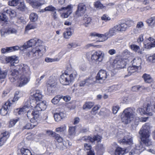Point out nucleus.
<instances>
[{"label": "nucleus", "mask_w": 155, "mask_h": 155, "mask_svg": "<svg viewBox=\"0 0 155 155\" xmlns=\"http://www.w3.org/2000/svg\"><path fill=\"white\" fill-rule=\"evenodd\" d=\"M21 75L18 81V86L21 87L27 84L30 80V71L29 67L27 65L21 64L17 65L16 69L11 71L8 75L9 78L12 82H14Z\"/></svg>", "instance_id": "nucleus-1"}, {"label": "nucleus", "mask_w": 155, "mask_h": 155, "mask_svg": "<svg viewBox=\"0 0 155 155\" xmlns=\"http://www.w3.org/2000/svg\"><path fill=\"white\" fill-rule=\"evenodd\" d=\"M150 129V124L149 123H146L143 125L139 132L140 135L141 142L136 146V150H140L141 152L146 149L143 144L147 146L152 145V142L149 138Z\"/></svg>", "instance_id": "nucleus-2"}, {"label": "nucleus", "mask_w": 155, "mask_h": 155, "mask_svg": "<svg viewBox=\"0 0 155 155\" xmlns=\"http://www.w3.org/2000/svg\"><path fill=\"white\" fill-rule=\"evenodd\" d=\"M71 68H67L64 73L60 76L59 80L62 84L64 85H69L76 77L77 75V71L74 70L71 72Z\"/></svg>", "instance_id": "nucleus-3"}, {"label": "nucleus", "mask_w": 155, "mask_h": 155, "mask_svg": "<svg viewBox=\"0 0 155 155\" xmlns=\"http://www.w3.org/2000/svg\"><path fill=\"white\" fill-rule=\"evenodd\" d=\"M136 115L135 109L133 107H128L124 110L121 115V118L124 124H127L133 120Z\"/></svg>", "instance_id": "nucleus-4"}, {"label": "nucleus", "mask_w": 155, "mask_h": 155, "mask_svg": "<svg viewBox=\"0 0 155 155\" xmlns=\"http://www.w3.org/2000/svg\"><path fill=\"white\" fill-rule=\"evenodd\" d=\"M31 96L30 100L28 101L31 107H35L36 103L41 101L42 97L41 92L38 90H36L34 88L30 91Z\"/></svg>", "instance_id": "nucleus-5"}, {"label": "nucleus", "mask_w": 155, "mask_h": 155, "mask_svg": "<svg viewBox=\"0 0 155 155\" xmlns=\"http://www.w3.org/2000/svg\"><path fill=\"white\" fill-rule=\"evenodd\" d=\"M118 31L116 25L110 29L109 31L104 34H99L95 32L91 33L90 35L93 38L96 37L102 38L103 39L100 40L99 42H101L106 40L108 37L112 36L116 34V32Z\"/></svg>", "instance_id": "nucleus-6"}, {"label": "nucleus", "mask_w": 155, "mask_h": 155, "mask_svg": "<svg viewBox=\"0 0 155 155\" xmlns=\"http://www.w3.org/2000/svg\"><path fill=\"white\" fill-rule=\"evenodd\" d=\"M42 42L41 40L37 38H35L31 39L27 41L26 43H25L23 45L21 46V50L23 51L28 48L34 46V47L42 45Z\"/></svg>", "instance_id": "nucleus-7"}, {"label": "nucleus", "mask_w": 155, "mask_h": 155, "mask_svg": "<svg viewBox=\"0 0 155 155\" xmlns=\"http://www.w3.org/2000/svg\"><path fill=\"white\" fill-rule=\"evenodd\" d=\"M104 53L101 51L94 52L91 55V58L92 61L96 62H101L104 58Z\"/></svg>", "instance_id": "nucleus-8"}, {"label": "nucleus", "mask_w": 155, "mask_h": 155, "mask_svg": "<svg viewBox=\"0 0 155 155\" xmlns=\"http://www.w3.org/2000/svg\"><path fill=\"white\" fill-rule=\"evenodd\" d=\"M152 106L150 104H147V107L143 108H138L137 111L138 113H139L141 115H147L149 116H151L153 115L152 111Z\"/></svg>", "instance_id": "nucleus-9"}, {"label": "nucleus", "mask_w": 155, "mask_h": 155, "mask_svg": "<svg viewBox=\"0 0 155 155\" xmlns=\"http://www.w3.org/2000/svg\"><path fill=\"white\" fill-rule=\"evenodd\" d=\"M86 6L83 3H80L78 6L77 9L75 12V16L79 17L83 16L86 11Z\"/></svg>", "instance_id": "nucleus-10"}, {"label": "nucleus", "mask_w": 155, "mask_h": 155, "mask_svg": "<svg viewBox=\"0 0 155 155\" xmlns=\"http://www.w3.org/2000/svg\"><path fill=\"white\" fill-rule=\"evenodd\" d=\"M27 116L29 119H30V121L32 123L37 121V119L39 117L38 112L34 109L33 110H28L27 114Z\"/></svg>", "instance_id": "nucleus-11"}, {"label": "nucleus", "mask_w": 155, "mask_h": 155, "mask_svg": "<svg viewBox=\"0 0 155 155\" xmlns=\"http://www.w3.org/2000/svg\"><path fill=\"white\" fill-rule=\"evenodd\" d=\"M125 66L124 61L117 59L114 60L111 64V67L114 69L124 68Z\"/></svg>", "instance_id": "nucleus-12"}, {"label": "nucleus", "mask_w": 155, "mask_h": 155, "mask_svg": "<svg viewBox=\"0 0 155 155\" xmlns=\"http://www.w3.org/2000/svg\"><path fill=\"white\" fill-rule=\"evenodd\" d=\"M72 8V5H68L66 7H62L61 9H58L59 12L63 10L67 11V12L62 14L61 16L63 18H67L72 13L71 8Z\"/></svg>", "instance_id": "nucleus-13"}, {"label": "nucleus", "mask_w": 155, "mask_h": 155, "mask_svg": "<svg viewBox=\"0 0 155 155\" xmlns=\"http://www.w3.org/2000/svg\"><path fill=\"white\" fill-rule=\"evenodd\" d=\"M119 142L124 145H130L133 143V140L131 137L129 135L125 136L122 139H118Z\"/></svg>", "instance_id": "nucleus-14"}, {"label": "nucleus", "mask_w": 155, "mask_h": 155, "mask_svg": "<svg viewBox=\"0 0 155 155\" xmlns=\"http://www.w3.org/2000/svg\"><path fill=\"white\" fill-rule=\"evenodd\" d=\"M34 49L36 50L34 52L35 58L38 59L40 58L42 55V52L45 50V47L41 45L38 47H34Z\"/></svg>", "instance_id": "nucleus-15"}, {"label": "nucleus", "mask_w": 155, "mask_h": 155, "mask_svg": "<svg viewBox=\"0 0 155 155\" xmlns=\"http://www.w3.org/2000/svg\"><path fill=\"white\" fill-rule=\"evenodd\" d=\"M11 102H6L0 110V114L3 116H5L11 110Z\"/></svg>", "instance_id": "nucleus-16"}, {"label": "nucleus", "mask_w": 155, "mask_h": 155, "mask_svg": "<svg viewBox=\"0 0 155 155\" xmlns=\"http://www.w3.org/2000/svg\"><path fill=\"white\" fill-rule=\"evenodd\" d=\"M38 112V114H40V112L44 110L46 108V105L45 101H42L41 102L35 104V107H33Z\"/></svg>", "instance_id": "nucleus-17"}, {"label": "nucleus", "mask_w": 155, "mask_h": 155, "mask_svg": "<svg viewBox=\"0 0 155 155\" xmlns=\"http://www.w3.org/2000/svg\"><path fill=\"white\" fill-rule=\"evenodd\" d=\"M57 80L54 79H50L47 82V90L50 93H52V88H55L57 85Z\"/></svg>", "instance_id": "nucleus-18"}, {"label": "nucleus", "mask_w": 155, "mask_h": 155, "mask_svg": "<svg viewBox=\"0 0 155 155\" xmlns=\"http://www.w3.org/2000/svg\"><path fill=\"white\" fill-rule=\"evenodd\" d=\"M19 49L21 50V47H19L18 46L2 48L1 50V51L2 54H5L6 53H9L18 50Z\"/></svg>", "instance_id": "nucleus-19"}, {"label": "nucleus", "mask_w": 155, "mask_h": 155, "mask_svg": "<svg viewBox=\"0 0 155 155\" xmlns=\"http://www.w3.org/2000/svg\"><path fill=\"white\" fill-rule=\"evenodd\" d=\"M107 77L106 71L104 70H100L96 77L97 82V81L100 80H104Z\"/></svg>", "instance_id": "nucleus-20"}, {"label": "nucleus", "mask_w": 155, "mask_h": 155, "mask_svg": "<svg viewBox=\"0 0 155 155\" xmlns=\"http://www.w3.org/2000/svg\"><path fill=\"white\" fill-rule=\"evenodd\" d=\"M132 65L136 67L138 69H141V60L140 58L137 57L134 58L131 61Z\"/></svg>", "instance_id": "nucleus-21"}, {"label": "nucleus", "mask_w": 155, "mask_h": 155, "mask_svg": "<svg viewBox=\"0 0 155 155\" xmlns=\"http://www.w3.org/2000/svg\"><path fill=\"white\" fill-rule=\"evenodd\" d=\"M4 11L11 18L15 17L16 15L15 12L11 9L5 8L4 9Z\"/></svg>", "instance_id": "nucleus-22"}, {"label": "nucleus", "mask_w": 155, "mask_h": 155, "mask_svg": "<svg viewBox=\"0 0 155 155\" xmlns=\"http://www.w3.org/2000/svg\"><path fill=\"white\" fill-rule=\"evenodd\" d=\"M64 114L63 112L56 113L54 114V117L56 121L58 122L64 117Z\"/></svg>", "instance_id": "nucleus-23"}, {"label": "nucleus", "mask_w": 155, "mask_h": 155, "mask_svg": "<svg viewBox=\"0 0 155 155\" xmlns=\"http://www.w3.org/2000/svg\"><path fill=\"white\" fill-rule=\"evenodd\" d=\"M138 70V68L132 65V66L129 67L127 68L128 74L126 75L125 77H127L131 75L133 73L136 72Z\"/></svg>", "instance_id": "nucleus-24"}, {"label": "nucleus", "mask_w": 155, "mask_h": 155, "mask_svg": "<svg viewBox=\"0 0 155 155\" xmlns=\"http://www.w3.org/2000/svg\"><path fill=\"white\" fill-rule=\"evenodd\" d=\"M116 26L118 31H125L128 28L127 25L125 23H121L119 25H116Z\"/></svg>", "instance_id": "nucleus-25"}, {"label": "nucleus", "mask_w": 155, "mask_h": 155, "mask_svg": "<svg viewBox=\"0 0 155 155\" xmlns=\"http://www.w3.org/2000/svg\"><path fill=\"white\" fill-rule=\"evenodd\" d=\"M37 24L34 22L31 21L29 22L25 29L26 30H29L32 29H34L37 28Z\"/></svg>", "instance_id": "nucleus-26"}, {"label": "nucleus", "mask_w": 155, "mask_h": 155, "mask_svg": "<svg viewBox=\"0 0 155 155\" xmlns=\"http://www.w3.org/2000/svg\"><path fill=\"white\" fill-rule=\"evenodd\" d=\"M94 104L93 102L90 101L86 102L83 105V108L84 110L90 109L93 106Z\"/></svg>", "instance_id": "nucleus-27"}, {"label": "nucleus", "mask_w": 155, "mask_h": 155, "mask_svg": "<svg viewBox=\"0 0 155 155\" xmlns=\"http://www.w3.org/2000/svg\"><path fill=\"white\" fill-rule=\"evenodd\" d=\"M142 77L146 83H150L152 81V79L149 74L145 73L143 75Z\"/></svg>", "instance_id": "nucleus-28"}, {"label": "nucleus", "mask_w": 155, "mask_h": 155, "mask_svg": "<svg viewBox=\"0 0 155 155\" xmlns=\"http://www.w3.org/2000/svg\"><path fill=\"white\" fill-rule=\"evenodd\" d=\"M29 104L26 105L24 106L22 108H19L18 115H20L23 114L24 112H26L28 108V107H31Z\"/></svg>", "instance_id": "nucleus-29"}, {"label": "nucleus", "mask_w": 155, "mask_h": 155, "mask_svg": "<svg viewBox=\"0 0 155 155\" xmlns=\"http://www.w3.org/2000/svg\"><path fill=\"white\" fill-rule=\"evenodd\" d=\"M101 140V137L98 135L95 136L93 137L89 136V141L91 142H93L95 141H97L98 142H100Z\"/></svg>", "instance_id": "nucleus-30"}, {"label": "nucleus", "mask_w": 155, "mask_h": 155, "mask_svg": "<svg viewBox=\"0 0 155 155\" xmlns=\"http://www.w3.org/2000/svg\"><path fill=\"white\" fill-rule=\"evenodd\" d=\"M130 48L132 50L135 52H137L140 54L142 53V51H140V48L139 46L137 45H132L130 46Z\"/></svg>", "instance_id": "nucleus-31"}, {"label": "nucleus", "mask_w": 155, "mask_h": 155, "mask_svg": "<svg viewBox=\"0 0 155 155\" xmlns=\"http://www.w3.org/2000/svg\"><path fill=\"white\" fill-rule=\"evenodd\" d=\"M18 58L15 56H12L9 57L7 59V61L8 62H10L11 63L13 62V63H17L18 62Z\"/></svg>", "instance_id": "nucleus-32"}, {"label": "nucleus", "mask_w": 155, "mask_h": 155, "mask_svg": "<svg viewBox=\"0 0 155 155\" xmlns=\"http://www.w3.org/2000/svg\"><path fill=\"white\" fill-rule=\"evenodd\" d=\"M37 124V123L36 124H34V123L32 124H31L30 123H28L26 124L25 125L23 126V129H31L33 128L34 127H35Z\"/></svg>", "instance_id": "nucleus-33"}, {"label": "nucleus", "mask_w": 155, "mask_h": 155, "mask_svg": "<svg viewBox=\"0 0 155 155\" xmlns=\"http://www.w3.org/2000/svg\"><path fill=\"white\" fill-rule=\"evenodd\" d=\"M38 15L35 13H31L29 16V19L32 22H35L38 19Z\"/></svg>", "instance_id": "nucleus-34"}, {"label": "nucleus", "mask_w": 155, "mask_h": 155, "mask_svg": "<svg viewBox=\"0 0 155 155\" xmlns=\"http://www.w3.org/2000/svg\"><path fill=\"white\" fill-rule=\"evenodd\" d=\"M125 153V150L120 147L117 148L115 150V155H124Z\"/></svg>", "instance_id": "nucleus-35"}, {"label": "nucleus", "mask_w": 155, "mask_h": 155, "mask_svg": "<svg viewBox=\"0 0 155 155\" xmlns=\"http://www.w3.org/2000/svg\"><path fill=\"white\" fill-rule=\"evenodd\" d=\"M66 130V126L65 125H63L56 129V132H58L65 133Z\"/></svg>", "instance_id": "nucleus-36"}, {"label": "nucleus", "mask_w": 155, "mask_h": 155, "mask_svg": "<svg viewBox=\"0 0 155 155\" xmlns=\"http://www.w3.org/2000/svg\"><path fill=\"white\" fill-rule=\"evenodd\" d=\"M7 74L6 71H2L0 67V80L4 79Z\"/></svg>", "instance_id": "nucleus-37"}, {"label": "nucleus", "mask_w": 155, "mask_h": 155, "mask_svg": "<svg viewBox=\"0 0 155 155\" xmlns=\"http://www.w3.org/2000/svg\"><path fill=\"white\" fill-rule=\"evenodd\" d=\"M62 97H63L60 95H57L52 100L51 102L54 104H56Z\"/></svg>", "instance_id": "nucleus-38"}, {"label": "nucleus", "mask_w": 155, "mask_h": 155, "mask_svg": "<svg viewBox=\"0 0 155 155\" xmlns=\"http://www.w3.org/2000/svg\"><path fill=\"white\" fill-rule=\"evenodd\" d=\"M146 22L149 25H155V16L151 17L147 20Z\"/></svg>", "instance_id": "nucleus-39"}, {"label": "nucleus", "mask_w": 155, "mask_h": 155, "mask_svg": "<svg viewBox=\"0 0 155 155\" xmlns=\"http://www.w3.org/2000/svg\"><path fill=\"white\" fill-rule=\"evenodd\" d=\"M22 155H32L30 150L28 149L22 148L21 150Z\"/></svg>", "instance_id": "nucleus-40"}, {"label": "nucleus", "mask_w": 155, "mask_h": 155, "mask_svg": "<svg viewBox=\"0 0 155 155\" xmlns=\"http://www.w3.org/2000/svg\"><path fill=\"white\" fill-rule=\"evenodd\" d=\"M6 14V12L4 11L3 13H0V19L1 20L5 22L7 21L8 18Z\"/></svg>", "instance_id": "nucleus-41"}, {"label": "nucleus", "mask_w": 155, "mask_h": 155, "mask_svg": "<svg viewBox=\"0 0 155 155\" xmlns=\"http://www.w3.org/2000/svg\"><path fill=\"white\" fill-rule=\"evenodd\" d=\"M42 5V4H41L40 2L36 1H34L32 2L31 5L34 8H38Z\"/></svg>", "instance_id": "nucleus-42"}, {"label": "nucleus", "mask_w": 155, "mask_h": 155, "mask_svg": "<svg viewBox=\"0 0 155 155\" xmlns=\"http://www.w3.org/2000/svg\"><path fill=\"white\" fill-rule=\"evenodd\" d=\"M75 127H69L68 130L69 135H74L75 134Z\"/></svg>", "instance_id": "nucleus-43"}, {"label": "nucleus", "mask_w": 155, "mask_h": 155, "mask_svg": "<svg viewBox=\"0 0 155 155\" xmlns=\"http://www.w3.org/2000/svg\"><path fill=\"white\" fill-rule=\"evenodd\" d=\"M72 34V32L70 30H67L63 33L64 37L65 38H69Z\"/></svg>", "instance_id": "nucleus-44"}, {"label": "nucleus", "mask_w": 155, "mask_h": 155, "mask_svg": "<svg viewBox=\"0 0 155 155\" xmlns=\"http://www.w3.org/2000/svg\"><path fill=\"white\" fill-rule=\"evenodd\" d=\"M36 50L34 49V48H33L31 51H29L27 54V55L30 58H34V52H35Z\"/></svg>", "instance_id": "nucleus-45"}, {"label": "nucleus", "mask_w": 155, "mask_h": 155, "mask_svg": "<svg viewBox=\"0 0 155 155\" xmlns=\"http://www.w3.org/2000/svg\"><path fill=\"white\" fill-rule=\"evenodd\" d=\"M147 61L150 63H155V54L149 56L147 59Z\"/></svg>", "instance_id": "nucleus-46"}, {"label": "nucleus", "mask_w": 155, "mask_h": 155, "mask_svg": "<svg viewBox=\"0 0 155 155\" xmlns=\"http://www.w3.org/2000/svg\"><path fill=\"white\" fill-rule=\"evenodd\" d=\"M19 0H12L8 2V5L11 6H15L19 4Z\"/></svg>", "instance_id": "nucleus-47"}, {"label": "nucleus", "mask_w": 155, "mask_h": 155, "mask_svg": "<svg viewBox=\"0 0 155 155\" xmlns=\"http://www.w3.org/2000/svg\"><path fill=\"white\" fill-rule=\"evenodd\" d=\"M56 10V8L51 5H49L45 8V11H51L52 12Z\"/></svg>", "instance_id": "nucleus-48"}, {"label": "nucleus", "mask_w": 155, "mask_h": 155, "mask_svg": "<svg viewBox=\"0 0 155 155\" xmlns=\"http://www.w3.org/2000/svg\"><path fill=\"white\" fill-rule=\"evenodd\" d=\"M16 8L20 11H24L25 8V6L24 2H20V5L17 7Z\"/></svg>", "instance_id": "nucleus-49"}, {"label": "nucleus", "mask_w": 155, "mask_h": 155, "mask_svg": "<svg viewBox=\"0 0 155 155\" xmlns=\"http://www.w3.org/2000/svg\"><path fill=\"white\" fill-rule=\"evenodd\" d=\"M120 108V107L118 105H117L113 106L112 108L113 113L114 114H116Z\"/></svg>", "instance_id": "nucleus-50"}, {"label": "nucleus", "mask_w": 155, "mask_h": 155, "mask_svg": "<svg viewBox=\"0 0 155 155\" xmlns=\"http://www.w3.org/2000/svg\"><path fill=\"white\" fill-rule=\"evenodd\" d=\"M54 137L59 143H61L63 141L62 138L60 137L59 134H55L54 136Z\"/></svg>", "instance_id": "nucleus-51"}, {"label": "nucleus", "mask_w": 155, "mask_h": 155, "mask_svg": "<svg viewBox=\"0 0 155 155\" xmlns=\"http://www.w3.org/2000/svg\"><path fill=\"white\" fill-rule=\"evenodd\" d=\"M101 19L102 20L104 21H107L110 20V18L107 14H104L101 17Z\"/></svg>", "instance_id": "nucleus-52"}, {"label": "nucleus", "mask_w": 155, "mask_h": 155, "mask_svg": "<svg viewBox=\"0 0 155 155\" xmlns=\"http://www.w3.org/2000/svg\"><path fill=\"white\" fill-rule=\"evenodd\" d=\"M93 79L92 78H90L85 80L86 83V85H89L94 83V81H93Z\"/></svg>", "instance_id": "nucleus-53"}, {"label": "nucleus", "mask_w": 155, "mask_h": 155, "mask_svg": "<svg viewBox=\"0 0 155 155\" xmlns=\"http://www.w3.org/2000/svg\"><path fill=\"white\" fill-rule=\"evenodd\" d=\"M79 45L76 43L75 42H73L70 43H69L68 45V48H76Z\"/></svg>", "instance_id": "nucleus-54"}, {"label": "nucleus", "mask_w": 155, "mask_h": 155, "mask_svg": "<svg viewBox=\"0 0 155 155\" xmlns=\"http://www.w3.org/2000/svg\"><path fill=\"white\" fill-rule=\"evenodd\" d=\"M19 98V97L18 96H16V95L12 99H10L8 100V101L7 102H11V104L17 101L18 99Z\"/></svg>", "instance_id": "nucleus-55"}, {"label": "nucleus", "mask_w": 155, "mask_h": 155, "mask_svg": "<svg viewBox=\"0 0 155 155\" xmlns=\"http://www.w3.org/2000/svg\"><path fill=\"white\" fill-rule=\"evenodd\" d=\"M148 40L150 41V44H151L152 47H155V39L151 37H149L148 39Z\"/></svg>", "instance_id": "nucleus-56"}, {"label": "nucleus", "mask_w": 155, "mask_h": 155, "mask_svg": "<svg viewBox=\"0 0 155 155\" xmlns=\"http://www.w3.org/2000/svg\"><path fill=\"white\" fill-rule=\"evenodd\" d=\"M100 108L99 106H95L92 109L91 111V113L92 114H94L96 113V111L98 110Z\"/></svg>", "instance_id": "nucleus-57"}, {"label": "nucleus", "mask_w": 155, "mask_h": 155, "mask_svg": "<svg viewBox=\"0 0 155 155\" xmlns=\"http://www.w3.org/2000/svg\"><path fill=\"white\" fill-rule=\"evenodd\" d=\"M7 138L2 137L0 138V146H2L5 143L7 140Z\"/></svg>", "instance_id": "nucleus-58"}, {"label": "nucleus", "mask_w": 155, "mask_h": 155, "mask_svg": "<svg viewBox=\"0 0 155 155\" xmlns=\"http://www.w3.org/2000/svg\"><path fill=\"white\" fill-rule=\"evenodd\" d=\"M45 61L47 62H52L58 61L57 59H52L49 58H46L45 60Z\"/></svg>", "instance_id": "nucleus-59"}, {"label": "nucleus", "mask_w": 155, "mask_h": 155, "mask_svg": "<svg viewBox=\"0 0 155 155\" xmlns=\"http://www.w3.org/2000/svg\"><path fill=\"white\" fill-rule=\"evenodd\" d=\"M127 25V27H129L134 24V21L132 20H128L125 22Z\"/></svg>", "instance_id": "nucleus-60"}, {"label": "nucleus", "mask_w": 155, "mask_h": 155, "mask_svg": "<svg viewBox=\"0 0 155 155\" xmlns=\"http://www.w3.org/2000/svg\"><path fill=\"white\" fill-rule=\"evenodd\" d=\"M143 26V23L142 22H138L136 28L138 29H140L142 28Z\"/></svg>", "instance_id": "nucleus-61"}, {"label": "nucleus", "mask_w": 155, "mask_h": 155, "mask_svg": "<svg viewBox=\"0 0 155 155\" xmlns=\"http://www.w3.org/2000/svg\"><path fill=\"white\" fill-rule=\"evenodd\" d=\"M141 86L139 85L135 86L132 87L131 90L134 91H136L139 90Z\"/></svg>", "instance_id": "nucleus-62"}, {"label": "nucleus", "mask_w": 155, "mask_h": 155, "mask_svg": "<svg viewBox=\"0 0 155 155\" xmlns=\"http://www.w3.org/2000/svg\"><path fill=\"white\" fill-rule=\"evenodd\" d=\"M51 15L54 20H56L57 19L58 17L56 11L52 12H51Z\"/></svg>", "instance_id": "nucleus-63"}, {"label": "nucleus", "mask_w": 155, "mask_h": 155, "mask_svg": "<svg viewBox=\"0 0 155 155\" xmlns=\"http://www.w3.org/2000/svg\"><path fill=\"white\" fill-rule=\"evenodd\" d=\"M143 34H141L138 37L137 40V41L138 43H140L141 42H142L143 41Z\"/></svg>", "instance_id": "nucleus-64"}]
</instances>
